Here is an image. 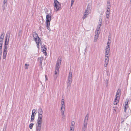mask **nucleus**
I'll return each mask as SVG.
<instances>
[{"label": "nucleus", "mask_w": 131, "mask_h": 131, "mask_svg": "<svg viewBox=\"0 0 131 131\" xmlns=\"http://www.w3.org/2000/svg\"><path fill=\"white\" fill-rule=\"evenodd\" d=\"M110 45H108L106 47L105 49V67H106L108 64L109 60L108 57L109 56L110 50Z\"/></svg>", "instance_id": "f257e3e1"}, {"label": "nucleus", "mask_w": 131, "mask_h": 131, "mask_svg": "<svg viewBox=\"0 0 131 131\" xmlns=\"http://www.w3.org/2000/svg\"><path fill=\"white\" fill-rule=\"evenodd\" d=\"M46 23L47 28L49 31H51L49 27L50 26V21L51 20V13H46Z\"/></svg>", "instance_id": "f03ea898"}, {"label": "nucleus", "mask_w": 131, "mask_h": 131, "mask_svg": "<svg viewBox=\"0 0 131 131\" xmlns=\"http://www.w3.org/2000/svg\"><path fill=\"white\" fill-rule=\"evenodd\" d=\"M54 9L57 12L61 9V4L57 0H54Z\"/></svg>", "instance_id": "7ed1b4c3"}, {"label": "nucleus", "mask_w": 131, "mask_h": 131, "mask_svg": "<svg viewBox=\"0 0 131 131\" xmlns=\"http://www.w3.org/2000/svg\"><path fill=\"white\" fill-rule=\"evenodd\" d=\"M72 72L70 71L68 77V79L67 82V88L70 90V86L72 83Z\"/></svg>", "instance_id": "20e7f679"}, {"label": "nucleus", "mask_w": 131, "mask_h": 131, "mask_svg": "<svg viewBox=\"0 0 131 131\" xmlns=\"http://www.w3.org/2000/svg\"><path fill=\"white\" fill-rule=\"evenodd\" d=\"M10 32L9 31L7 32L5 37V39L4 45H8L9 40V38L10 37Z\"/></svg>", "instance_id": "39448f33"}, {"label": "nucleus", "mask_w": 131, "mask_h": 131, "mask_svg": "<svg viewBox=\"0 0 131 131\" xmlns=\"http://www.w3.org/2000/svg\"><path fill=\"white\" fill-rule=\"evenodd\" d=\"M32 35L34 39L36 42L39 41H41L40 39L38 37L37 34L36 32H34L33 33Z\"/></svg>", "instance_id": "423d86ee"}, {"label": "nucleus", "mask_w": 131, "mask_h": 131, "mask_svg": "<svg viewBox=\"0 0 131 131\" xmlns=\"http://www.w3.org/2000/svg\"><path fill=\"white\" fill-rule=\"evenodd\" d=\"M61 58H59L57 61L56 64V65L55 69H59V68L60 67L61 62Z\"/></svg>", "instance_id": "0eeeda50"}, {"label": "nucleus", "mask_w": 131, "mask_h": 131, "mask_svg": "<svg viewBox=\"0 0 131 131\" xmlns=\"http://www.w3.org/2000/svg\"><path fill=\"white\" fill-rule=\"evenodd\" d=\"M121 90L120 89H118L116 92V98L115 99V100H117L118 98V99H119V97L121 95Z\"/></svg>", "instance_id": "6e6552de"}, {"label": "nucleus", "mask_w": 131, "mask_h": 131, "mask_svg": "<svg viewBox=\"0 0 131 131\" xmlns=\"http://www.w3.org/2000/svg\"><path fill=\"white\" fill-rule=\"evenodd\" d=\"M59 69H55V71L54 74V79H56L57 77V74L59 72Z\"/></svg>", "instance_id": "1a4fd4ad"}, {"label": "nucleus", "mask_w": 131, "mask_h": 131, "mask_svg": "<svg viewBox=\"0 0 131 131\" xmlns=\"http://www.w3.org/2000/svg\"><path fill=\"white\" fill-rule=\"evenodd\" d=\"M43 59V57L39 58L38 59V60L40 61V65L41 66L42 64V61Z\"/></svg>", "instance_id": "9d476101"}, {"label": "nucleus", "mask_w": 131, "mask_h": 131, "mask_svg": "<svg viewBox=\"0 0 131 131\" xmlns=\"http://www.w3.org/2000/svg\"><path fill=\"white\" fill-rule=\"evenodd\" d=\"M7 51H3V59H5L6 57V55L7 54Z\"/></svg>", "instance_id": "9b49d317"}, {"label": "nucleus", "mask_w": 131, "mask_h": 131, "mask_svg": "<svg viewBox=\"0 0 131 131\" xmlns=\"http://www.w3.org/2000/svg\"><path fill=\"white\" fill-rule=\"evenodd\" d=\"M38 114H42L43 113V111L41 108H39L38 109Z\"/></svg>", "instance_id": "f8f14e48"}, {"label": "nucleus", "mask_w": 131, "mask_h": 131, "mask_svg": "<svg viewBox=\"0 0 131 131\" xmlns=\"http://www.w3.org/2000/svg\"><path fill=\"white\" fill-rule=\"evenodd\" d=\"M111 8V5L110 4V1H108L107 4V8L108 9H110Z\"/></svg>", "instance_id": "ddd939ff"}, {"label": "nucleus", "mask_w": 131, "mask_h": 131, "mask_svg": "<svg viewBox=\"0 0 131 131\" xmlns=\"http://www.w3.org/2000/svg\"><path fill=\"white\" fill-rule=\"evenodd\" d=\"M42 121H41L40 120H37V125H36V126H41V124L42 123Z\"/></svg>", "instance_id": "4468645a"}, {"label": "nucleus", "mask_w": 131, "mask_h": 131, "mask_svg": "<svg viewBox=\"0 0 131 131\" xmlns=\"http://www.w3.org/2000/svg\"><path fill=\"white\" fill-rule=\"evenodd\" d=\"M88 118H89L88 114H87L85 118L84 122H87L88 123Z\"/></svg>", "instance_id": "2eb2a0df"}, {"label": "nucleus", "mask_w": 131, "mask_h": 131, "mask_svg": "<svg viewBox=\"0 0 131 131\" xmlns=\"http://www.w3.org/2000/svg\"><path fill=\"white\" fill-rule=\"evenodd\" d=\"M42 114H38V117L37 120H40L41 121H42Z\"/></svg>", "instance_id": "dca6fc26"}, {"label": "nucleus", "mask_w": 131, "mask_h": 131, "mask_svg": "<svg viewBox=\"0 0 131 131\" xmlns=\"http://www.w3.org/2000/svg\"><path fill=\"white\" fill-rule=\"evenodd\" d=\"M41 126H36V131H40Z\"/></svg>", "instance_id": "f3484780"}, {"label": "nucleus", "mask_w": 131, "mask_h": 131, "mask_svg": "<svg viewBox=\"0 0 131 131\" xmlns=\"http://www.w3.org/2000/svg\"><path fill=\"white\" fill-rule=\"evenodd\" d=\"M88 123L87 122H84L83 125V127L87 128Z\"/></svg>", "instance_id": "a211bd4d"}, {"label": "nucleus", "mask_w": 131, "mask_h": 131, "mask_svg": "<svg viewBox=\"0 0 131 131\" xmlns=\"http://www.w3.org/2000/svg\"><path fill=\"white\" fill-rule=\"evenodd\" d=\"M40 41H39L36 42L37 45V47L38 48V49H39V44L40 43Z\"/></svg>", "instance_id": "6ab92c4d"}, {"label": "nucleus", "mask_w": 131, "mask_h": 131, "mask_svg": "<svg viewBox=\"0 0 131 131\" xmlns=\"http://www.w3.org/2000/svg\"><path fill=\"white\" fill-rule=\"evenodd\" d=\"M3 51H7V45H4Z\"/></svg>", "instance_id": "aec40b11"}, {"label": "nucleus", "mask_w": 131, "mask_h": 131, "mask_svg": "<svg viewBox=\"0 0 131 131\" xmlns=\"http://www.w3.org/2000/svg\"><path fill=\"white\" fill-rule=\"evenodd\" d=\"M89 14V13H87V14H86L84 13V16L83 17V19H85L87 15Z\"/></svg>", "instance_id": "412c9836"}, {"label": "nucleus", "mask_w": 131, "mask_h": 131, "mask_svg": "<svg viewBox=\"0 0 131 131\" xmlns=\"http://www.w3.org/2000/svg\"><path fill=\"white\" fill-rule=\"evenodd\" d=\"M98 37V36L96 35H95V37L94 39V41L95 42L96 41Z\"/></svg>", "instance_id": "4be33fe9"}, {"label": "nucleus", "mask_w": 131, "mask_h": 131, "mask_svg": "<svg viewBox=\"0 0 131 131\" xmlns=\"http://www.w3.org/2000/svg\"><path fill=\"white\" fill-rule=\"evenodd\" d=\"M61 105H65L64 100L63 99H62L61 100Z\"/></svg>", "instance_id": "5701e85b"}, {"label": "nucleus", "mask_w": 131, "mask_h": 131, "mask_svg": "<svg viewBox=\"0 0 131 131\" xmlns=\"http://www.w3.org/2000/svg\"><path fill=\"white\" fill-rule=\"evenodd\" d=\"M99 26H102V19L100 18L99 20Z\"/></svg>", "instance_id": "b1692460"}, {"label": "nucleus", "mask_w": 131, "mask_h": 131, "mask_svg": "<svg viewBox=\"0 0 131 131\" xmlns=\"http://www.w3.org/2000/svg\"><path fill=\"white\" fill-rule=\"evenodd\" d=\"M90 6H89V5L88 4V6L87 7V8L86 10V11H90Z\"/></svg>", "instance_id": "393cba45"}, {"label": "nucleus", "mask_w": 131, "mask_h": 131, "mask_svg": "<svg viewBox=\"0 0 131 131\" xmlns=\"http://www.w3.org/2000/svg\"><path fill=\"white\" fill-rule=\"evenodd\" d=\"M34 125V124L33 123H31L30 124L29 126V128L30 129H31L32 128Z\"/></svg>", "instance_id": "a878e982"}, {"label": "nucleus", "mask_w": 131, "mask_h": 131, "mask_svg": "<svg viewBox=\"0 0 131 131\" xmlns=\"http://www.w3.org/2000/svg\"><path fill=\"white\" fill-rule=\"evenodd\" d=\"M42 51L43 52V53L44 54L45 56H46L47 55V54L46 52V50H45L44 49H43Z\"/></svg>", "instance_id": "bb28decb"}, {"label": "nucleus", "mask_w": 131, "mask_h": 131, "mask_svg": "<svg viewBox=\"0 0 131 131\" xmlns=\"http://www.w3.org/2000/svg\"><path fill=\"white\" fill-rule=\"evenodd\" d=\"M74 126H71L70 127V130L74 131Z\"/></svg>", "instance_id": "cd10ccee"}, {"label": "nucleus", "mask_w": 131, "mask_h": 131, "mask_svg": "<svg viewBox=\"0 0 131 131\" xmlns=\"http://www.w3.org/2000/svg\"><path fill=\"white\" fill-rule=\"evenodd\" d=\"M128 107V106H126L125 105L124 107V111L125 112H126V110L127 108Z\"/></svg>", "instance_id": "c85d7f7f"}, {"label": "nucleus", "mask_w": 131, "mask_h": 131, "mask_svg": "<svg viewBox=\"0 0 131 131\" xmlns=\"http://www.w3.org/2000/svg\"><path fill=\"white\" fill-rule=\"evenodd\" d=\"M101 26H99L97 27L96 29V31H99L100 30V28Z\"/></svg>", "instance_id": "c756f323"}, {"label": "nucleus", "mask_w": 131, "mask_h": 131, "mask_svg": "<svg viewBox=\"0 0 131 131\" xmlns=\"http://www.w3.org/2000/svg\"><path fill=\"white\" fill-rule=\"evenodd\" d=\"M4 33H3L0 36V38H2L4 39Z\"/></svg>", "instance_id": "7c9ffc66"}, {"label": "nucleus", "mask_w": 131, "mask_h": 131, "mask_svg": "<svg viewBox=\"0 0 131 131\" xmlns=\"http://www.w3.org/2000/svg\"><path fill=\"white\" fill-rule=\"evenodd\" d=\"M115 101L114 102V105H117V102H118V99H117V100H115Z\"/></svg>", "instance_id": "2f4dec72"}, {"label": "nucleus", "mask_w": 131, "mask_h": 131, "mask_svg": "<svg viewBox=\"0 0 131 131\" xmlns=\"http://www.w3.org/2000/svg\"><path fill=\"white\" fill-rule=\"evenodd\" d=\"M65 109V105H61V111L63 110L64 108Z\"/></svg>", "instance_id": "473e14b6"}, {"label": "nucleus", "mask_w": 131, "mask_h": 131, "mask_svg": "<svg viewBox=\"0 0 131 131\" xmlns=\"http://www.w3.org/2000/svg\"><path fill=\"white\" fill-rule=\"evenodd\" d=\"M64 111H65L64 108L63 109V110L61 111V113H62V115H64Z\"/></svg>", "instance_id": "72a5a7b5"}, {"label": "nucleus", "mask_w": 131, "mask_h": 131, "mask_svg": "<svg viewBox=\"0 0 131 131\" xmlns=\"http://www.w3.org/2000/svg\"><path fill=\"white\" fill-rule=\"evenodd\" d=\"M111 42V41L108 38V41L107 43V45H110V43Z\"/></svg>", "instance_id": "f704fd0d"}, {"label": "nucleus", "mask_w": 131, "mask_h": 131, "mask_svg": "<svg viewBox=\"0 0 131 131\" xmlns=\"http://www.w3.org/2000/svg\"><path fill=\"white\" fill-rule=\"evenodd\" d=\"M100 33V32L99 31H95V35H96L99 36V35Z\"/></svg>", "instance_id": "c9c22d12"}, {"label": "nucleus", "mask_w": 131, "mask_h": 131, "mask_svg": "<svg viewBox=\"0 0 131 131\" xmlns=\"http://www.w3.org/2000/svg\"><path fill=\"white\" fill-rule=\"evenodd\" d=\"M128 99H126V101L125 102V105L126 106H128Z\"/></svg>", "instance_id": "e433bc0d"}, {"label": "nucleus", "mask_w": 131, "mask_h": 131, "mask_svg": "<svg viewBox=\"0 0 131 131\" xmlns=\"http://www.w3.org/2000/svg\"><path fill=\"white\" fill-rule=\"evenodd\" d=\"M117 109V108L116 107H115L113 108V112H116V110Z\"/></svg>", "instance_id": "4c0bfd02"}, {"label": "nucleus", "mask_w": 131, "mask_h": 131, "mask_svg": "<svg viewBox=\"0 0 131 131\" xmlns=\"http://www.w3.org/2000/svg\"><path fill=\"white\" fill-rule=\"evenodd\" d=\"M36 111L35 109H34L32 110V113H33L34 114H36L37 112H36Z\"/></svg>", "instance_id": "58836bf2"}, {"label": "nucleus", "mask_w": 131, "mask_h": 131, "mask_svg": "<svg viewBox=\"0 0 131 131\" xmlns=\"http://www.w3.org/2000/svg\"><path fill=\"white\" fill-rule=\"evenodd\" d=\"M29 66V64H26L25 65V66L26 67L25 68L26 69H28V66Z\"/></svg>", "instance_id": "ea45409f"}, {"label": "nucleus", "mask_w": 131, "mask_h": 131, "mask_svg": "<svg viewBox=\"0 0 131 131\" xmlns=\"http://www.w3.org/2000/svg\"><path fill=\"white\" fill-rule=\"evenodd\" d=\"M34 117H35L31 116L30 121L31 122H33V121L34 120Z\"/></svg>", "instance_id": "a19ab883"}, {"label": "nucleus", "mask_w": 131, "mask_h": 131, "mask_svg": "<svg viewBox=\"0 0 131 131\" xmlns=\"http://www.w3.org/2000/svg\"><path fill=\"white\" fill-rule=\"evenodd\" d=\"M86 127H82V131H85L86 129H87Z\"/></svg>", "instance_id": "79ce46f5"}, {"label": "nucleus", "mask_w": 131, "mask_h": 131, "mask_svg": "<svg viewBox=\"0 0 131 131\" xmlns=\"http://www.w3.org/2000/svg\"><path fill=\"white\" fill-rule=\"evenodd\" d=\"M2 51L1 50L0 51V60L1 59V58L2 56Z\"/></svg>", "instance_id": "37998d69"}, {"label": "nucleus", "mask_w": 131, "mask_h": 131, "mask_svg": "<svg viewBox=\"0 0 131 131\" xmlns=\"http://www.w3.org/2000/svg\"><path fill=\"white\" fill-rule=\"evenodd\" d=\"M75 124V122L74 121H72L71 122V126H74V125Z\"/></svg>", "instance_id": "c03bdc74"}, {"label": "nucleus", "mask_w": 131, "mask_h": 131, "mask_svg": "<svg viewBox=\"0 0 131 131\" xmlns=\"http://www.w3.org/2000/svg\"><path fill=\"white\" fill-rule=\"evenodd\" d=\"M35 114H34L33 113H32L31 115V116L35 117Z\"/></svg>", "instance_id": "a18cd8bd"}, {"label": "nucleus", "mask_w": 131, "mask_h": 131, "mask_svg": "<svg viewBox=\"0 0 131 131\" xmlns=\"http://www.w3.org/2000/svg\"><path fill=\"white\" fill-rule=\"evenodd\" d=\"M2 7H3V10H4L5 9V7L4 5H3L2 6Z\"/></svg>", "instance_id": "49530a36"}, {"label": "nucleus", "mask_w": 131, "mask_h": 131, "mask_svg": "<svg viewBox=\"0 0 131 131\" xmlns=\"http://www.w3.org/2000/svg\"><path fill=\"white\" fill-rule=\"evenodd\" d=\"M106 15V18H107V19H108L109 17H110V16H109V15Z\"/></svg>", "instance_id": "de8ad7c7"}, {"label": "nucleus", "mask_w": 131, "mask_h": 131, "mask_svg": "<svg viewBox=\"0 0 131 131\" xmlns=\"http://www.w3.org/2000/svg\"><path fill=\"white\" fill-rule=\"evenodd\" d=\"M4 39L2 38H0V42H3Z\"/></svg>", "instance_id": "09e8293b"}, {"label": "nucleus", "mask_w": 131, "mask_h": 131, "mask_svg": "<svg viewBox=\"0 0 131 131\" xmlns=\"http://www.w3.org/2000/svg\"><path fill=\"white\" fill-rule=\"evenodd\" d=\"M7 0H4V1L3 2L4 4H5L6 3L7 1Z\"/></svg>", "instance_id": "8fccbe9b"}, {"label": "nucleus", "mask_w": 131, "mask_h": 131, "mask_svg": "<svg viewBox=\"0 0 131 131\" xmlns=\"http://www.w3.org/2000/svg\"><path fill=\"white\" fill-rule=\"evenodd\" d=\"M89 11H86V10H85V12L84 13L87 14V13H89L88 12H89Z\"/></svg>", "instance_id": "3c124183"}, {"label": "nucleus", "mask_w": 131, "mask_h": 131, "mask_svg": "<svg viewBox=\"0 0 131 131\" xmlns=\"http://www.w3.org/2000/svg\"><path fill=\"white\" fill-rule=\"evenodd\" d=\"M110 12H106V15H109Z\"/></svg>", "instance_id": "603ef678"}, {"label": "nucleus", "mask_w": 131, "mask_h": 131, "mask_svg": "<svg viewBox=\"0 0 131 131\" xmlns=\"http://www.w3.org/2000/svg\"><path fill=\"white\" fill-rule=\"evenodd\" d=\"M64 117H65L64 115H62V118L63 119H64Z\"/></svg>", "instance_id": "864d4df0"}, {"label": "nucleus", "mask_w": 131, "mask_h": 131, "mask_svg": "<svg viewBox=\"0 0 131 131\" xmlns=\"http://www.w3.org/2000/svg\"><path fill=\"white\" fill-rule=\"evenodd\" d=\"M45 78H46V80H48V79H47V75H45Z\"/></svg>", "instance_id": "5fc2aeb1"}, {"label": "nucleus", "mask_w": 131, "mask_h": 131, "mask_svg": "<svg viewBox=\"0 0 131 131\" xmlns=\"http://www.w3.org/2000/svg\"><path fill=\"white\" fill-rule=\"evenodd\" d=\"M3 42H0V44H2L3 45Z\"/></svg>", "instance_id": "6e6d98bb"}, {"label": "nucleus", "mask_w": 131, "mask_h": 131, "mask_svg": "<svg viewBox=\"0 0 131 131\" xmlns=\"http://www.w3.org/2000/svg\"><path fill=\"white\" fill-rule=\"evenodd\" d=\"M107 9V11L106 12H110V10H109V9Z\"/></svg>", "instance_id": "4d7b16f0"}, {"label": "nucleus", "mask_w": 131, "mask_h": 131, "mask_svg": "<svg viewBox=\"0 0 131 131\" xmlns=\"http://www.w3.org/2000/svg\"><path fill=\"white\" fill-rule=\"evenodd\" d=\"M2 45L0 44V48H2Z\"/></svg>", "instance_id": "13d9d810"}, {"label": "nucleus", "mask_w": 131, "mask_h": 131, "mask_svg": "<svg viewBox=\"0 0 131 131\" xmlns=\"http://www.w3.org/2000/svg\"><path fill=\"white\" fill-rule=\"evenodd\" d=\"M39 29L40 30V31H41V27H39Z\"/></svg>", "instance_id": "bf43d9fd"}, {"label": "nucleus", "mask_w": 131, "mask_h": 131, "mask_svg": "<svg viewBox=\"0 0 131 131\" xmlns=\"http://www.w3.org/2000/svg\"><path fill=\"white\" fill-rule=\"evenodd\" d=\"M74 3L71 2V6H72Z\"/></svg>", "instance_id": "052dcab7"}, {"label": "nucleus", "mask_w": 131, "mask_h": 131, "mask_svg": "<svg viewBox=\"0 0 131 131\" xmlns=\"http://www.w3.org/2000/svg\"><path fill=\"white\" fill-rule=\"evenodd\" d=\"M74 0H71V2L74 3Z\"/></svg>", "instance_id": "680f3d73"}, {"label": "nucleus", "mask_w": 131, "mask_h": 131, "mask_svg": "<svg viewBox=\"0 0 131 131\" xmlns=\"http://www.w3.org/2000/svg\"><path fill=\"white\" fill-rule=\"evenodd\" d=\"M86 48L85 49V52H86Z\"/></svg>", "instance_id": "e2e57ef3"}, {"label": "nucleus", "mask_w": 131, "mask_h": 131, "mask_svg": "<svg viewBox=\"0 0 131 131\" xmlns=\"http://www.w3.org/2000/svg\"><path fill=\"white\" fill-rule=\"evenodd\" d=\"M44 49H45V50H47V48H46L45 47Z\"/></svg>", "instance_id": "0e129e2a"}, {"label": "nucleus", "mask_w": 131, "mask_h": 131, "mask_svg": "<svg viewBox=\"0 0 131 131\" xmlns=\"http://www.w3.org/2000/svg\"><path fill=\"white\" fill-rule=\"evenodd\" d=\"M43 47H44V46H41V48H43Z\"/></svg>", "instance_id": "69168bd1"}, {"label": "nucleus", "mask_w": 131, "mask_h": 131, "mask_svg": "<svg viewBox=\"0 0 131 131\" xmlns=\"http://www.w3.org/2000/svg\"><path fill=\"white\" fill-rule=\"evenodd\" d=\"M124 121V120H123L122 122H121V123H122Z\"/></svg>", "instance_id": "338daca9"}, {"label": "nucleus", "mask_w": 131, "mask_h": 131, "mask_svg": "<svg viewBox=\"0 0 131 131\" xmlns=\"http://www.w3.org/2000/svg\"><path fill=\"white\" fill-rule=\"evenodd\" d=\"M2 49V48H0V51H1V50H1V49Z\"/></svg>", "instance_id": "774afa93"}]
</instances>
